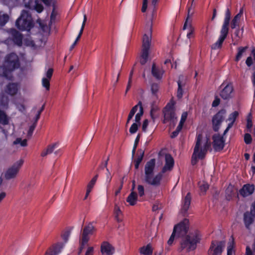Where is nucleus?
<instances>
[{
    "mask_svg": "<svg viewBox=\"0 0 255 255\" xmlns=\"http://www.w3.org/2000/svg\"><path fill=\"white\" fill-rule=\"evenodd\" d=\"M189 220L183 219L179 223L175 225L173 231L178 236L182 237L180 242V252L186 250L187 252L195 250L197 244L200 243L201 239V235L198 230H194L190 232L189 230Z\"/></svg>",
    "mask_w": 255,
    "mask_h": 255,
    "instance_id": "obj_1",
    "label": "nucleus"
},
{
    "mask_svg": "<svg viewBox=\"0 0 255 255\" xmlns=\"http://www.w3.org/2000/svg\"><path fill=\"white\" fill-rule=\"evenodd\" d=\"M20 66V60L14 53L7 54L2 66H0V76L7 79L12 78L11 73Z\"/></svg>",
    "mask_w": 255,
    "mask_h": 255,
    "instance_id": "obj_2",
    "label": "nucleus"
},
{
    "mask_svg": "<svg viewBox=\"0 0 255 255\" xmlns=\"http://www.w3.org/2000/svg\"><path fill=\"white\" fill-rule=\"evenodd\" d=\"M203 135L199 133L196 137V144L192 155L191 163L193 165L197 164L198 159H203L205 158L206 153L211 146V142L209 138L207 137L202 147H201Z\"/></svg>",
    "mask_w": 255,
    "mask_h": 255,
    "instance_id": "obj_3",
    "label": "nucleus"
},
{
    "mask_svg": "<svg viewBox=\"0 0 255 255\" xmlns=\"http://www.w3.org/2000/svg\"><path fill=\"white\" fill-rule=\"evenodd\" d=\"M155 166V159L152 158L147 161L144 166V180L148 184L159 185L162 178V173L159 172L153 177L154 169Z\"/></svg>",
    "mask_w": 255,
    "mask_h": 255,
    "instance_id": "obj_4",
    "label": "nucleus"
},
{
    "mask_svg": "<svg viewBox=\"0 0 255 255\" xmlns=\"http://www.w3.org/2000/svg\"><path fill=\"white\" fill-rule=\"evenodd\" d=\"M17 28L21 31H30L34 26L31 14L27 10H22L20 16L15 22Z\"/></svg>",
    "mask_w": 255,
    "mask_h": 255,
    "instance_id": "obj_5",
    "label": "nucleus"
},
{
    "mask_svg": "<svg viewBox=\"0 0 255 255\" xmlns=\"http://www.w3.org/2000/svg\"><path fill=\"white\" fill-rule=\"evenodd\" d=\"M70 235V231L69 230L64 231L61 234V238L64 242H58L53 244L46 251L45 255H58L60 254L68 242Z\"/></svg>",
    "mask_w": 255,
    "mask_h": 255,
    "instance_id": "obj_6",
    "label": "nucleus"
},
{
    "mask_svg": "<svg viewBox=\"0 0 255 255\" xmlns=\"http://www.w3.org/2000/svg\"><path fill=\"white\" fill-rule=\"evenodd\" d=\"M231 13L230 10L228 8L226 12V16L224 19L222 29L221 31V36L219 40L215 44V47H220L222 46V44L225 39L226 38L229 32V26L230 20Z\"/></svg>",
    "mask_w": 255,
    "mask_h": 255,
    "instance_id": "obj_7",
    "label": "nucleus"
},
{
    "mask_svg": "<svg viewBox=\"0 0 255 255\" xmlns=\"http://www.w3.org/2000/svg\"><path fill=\"white\" fill-rule=\"evenodd\" d=\"M225 246V241H212L208 252L209 255H221Z\"/></svg>",
    "mask_w": 255,
    "mask_h": 255,
    "instance_id": "obj_8",
    "label": "nucleus"
},
{
    "mask_svg": "<svg viewBox=\"0 0 255 255\" xmlns=\"http://www.w3.org/2000/svg\"><path fill=\"white\" fill-rule=\"evenodd\" d=\"M226 111L225 109H221L215 115L212 120L213 129L215 132L218 131L222 123L223 122Z\"/></svg>",
    "mask_w": 255,
    "mask_h": 255,
    "instance_id": "obj_9",
    "label": "nucleus"
},
{
    "mask_svg": "<svg viewBox=\"0 0 255 255\" xmlns=\"http://www.w3.org/2000/svg\"><path fill=\"white\" fill-rule=\"evenodd\" d=\"M94 231V227L92 223L88 224L86 226L83 231L82 238L81 242V252L84 247L88 243L89 240V235H92Z\"/></svg>",
    "mask_w": 255,
    "mask_h": 255,
    "instance_id": "obj_10",
    "label": "nucleus"
},
{
    "mask_svg": "<svg viewBox=\"0 0 255 255\" xmlns=\"http://www.w3.org/2000/svg\"><path fill=\"white\" fill-rule=\"evenodd\" d=\"M163 113L164 114L163 123L164 124L173 120L175 115L174 110V104H167L163 109Z\"/></svg>",
    "mask_w": 255,
    "mask_h": 255,
    "instance_id": "obj_11",
    "label": "nucleus"
},
{
    "mask_svg": "<svg viewBox=\"0 0 255 255\" xmlns=\"http://www.w3.org/2000/svg\"><path fill=\"white\" fill-rule=\"evenodd\" d=\"M23 164V161L20 160L13 164L12 166L9 168L5 173V178L7 180H9L14 178L17 174L20 167Z\"/></svg>",
    "mask_w": 255,
    "mask_h": 255,
    "instance_id": "obj_12",
    "label": "nucleus"
},
{
    "mask_svg": "<svg viewBox=\"0 0 255 255\" xmlns=\"http://www.w3.org/2000/svg\"><path fill=\"white\" fill-rule=\"evenodd\" d=\"M152 25L151 21L146 25V28L148 30V33L145 34L143 36V48H149L150 47L155 46L151 42Z\"/></svg>",
    "mask_w": 255,
    "mask_h": 255,
    "instance_id": "obj_13",
    "label": "nucleus"
},
{
    "mask_svg": "<svg viewBox=\"0 0 255 255\" xmlns=\"http://www.w3.org/2000/svg\"><path fill=\"white\" fill-rule=\"evenodd\" d=\"M212 139L213 146L215 151H220L223 149L225 142L223 136L219 134H215L212 136Z\"/></svg>",
    "mask_w": 255,
    "mask_h": 255,
    "instance_id": "obj_14",
    "label": "nucleus"
},
{
    "mask_svg": "<svg viewBox=\"0 0 255 255\" xmlns=\"http://www.w3.org/2000/svg\"><path fill=\"white\" fill-rule=\"evenodd\" d=\"M234 87L231 83L227 84L220 91V96L223 100H229L233 98Z\"/></svg>",
    "mask_w": 255,
    "mask_h": 255,
    "instance_id": "obj_15",
    "label": "nucleus"
},
{
    "mask_svg": "<svg viewBox=\"0 0 255 255\" xmlns=\"http://www.w3.org/2000/svg\"><path fill=\"white\" fill-rule=\"evenodd\" d=\"M11 38L13 42L18 46H21L22 43V35L17 30L12 28L9 30Z\"/></svg>",
    "mask_w": 255,
    "mask_h": 255,
    "instance_id": "obj_16",
    "label": "nucleus"
},
{
    "mask_svg": "<svg viewBox=\"0 0 255 255\" xmlns=\"http://www.w3.org/2000/svg\"><path fill=\"white\" fill-rule=\"evenodd\" d=\"M191 201V195L190 192L187 193L185 197L182 200L181 213L184 216L187 213L190 206Z\"/></svg>",
    "mask_w": 255,
    "mask_h": 255,
    "instance_id": "obj_17",
    "label": "nucleus"
},
{
    "mask_svg": "<svg viewBox=\"0 0 255 255\" xmlns=\"http://www.w3.org/2000/svg\"><path fill=\"white\" fill-rule=\"evenodd\" d=\"M165 164L161 171V173H162V174L167 170H171L174 164V159L170 154L167 153L165 154Z\"/></svg>",
    "mask_w": 255,
    "mask_h": 255,
    "instance_id": "obj_18",
    "label": "nucleus"
},
{
    "mask_svg": "<svg viewBox=\"0 0 255 255\" xmlns=\"http://www.w3.org/2000/svg\"><path fill=\"white\" fill-rule=\"evenodd\" d=\"M255 191V186L253 184H246L239 190V193L245 197L252 194Z\"/></svg>",
    "mask_w": 255,
    "mask_h": 255,
    "instance_id": "obj_19",
    "label": "nucleus"
},
{
    "mask_svg": "<svg viewBox=\"0 0 255 255\" xmlns=\"http://www.w3.org/2000/svg\"><path fill=\"white\" fill-rule=\"evenodd\" d=\"M255 218V216L253 215L249 211H246L244 213L243 221L247 229H250V226L254 223Z\"/></svg>",
    "mask_w": 255,
    "mask_h": 255,
    "instance_id": "obj_20",
    "label": "nucleus"
},
{
    "mask_svg": "<svg viewBox=\"0 0 255 255\" xmlns=\"http://www.w3.org/2000/svg\"><path fill=\"white\" fill-rule=\"evenodd\" d=\"M186 82L184 79V77L182 75L179 76L178 80L177 81L178 89L177 92V97L178 99H181L183 95V88L185 86Z\"/></svg>",
    "mask_w": 255,
    "mask_h": 255,
    "instance_id": "obj_21",
    "label": "nucleus"
},
{
    "mask_svg": "<svg viewBox=\"0 0 255 255\" xmlns=\"http://www.w3.org/2000/svg\"><path fill=\"white\" fill-rule=\"evenodd\" d=\"M101 251L103 254L113 255L115 252V249L110 244L105 242L101 245Z\"/></svg>",
    "mask_w": 255,
    "mask_h": 255,
    "instance_id": "obj_22",
    "label": "nucleus"
},
{
    "mask_svg": "<svg viewBox=\"0 0 255 255\" xmlns=\"http://www.w3.org/2000/svg\"><path fill=\"white\" fill-rule=\"evenodd\" d=\"M18 90V85L17 83H8L6 87V92L11 95L14 96L16 95Z\"/></svg>",
    "mask_w": 255,
    "mask_h": 255,
    "instance_id": "obj_23",
    "label": "nucleus"
},
{
    "mask_svg": "<svg viewBox=\"0 0 255 255\" xmlns=\"http://www.w3.org/2000/svg\"><path fill=\"white\" fill-rule=\"evenodd\" d=\"M163 73V70L157 68L154 63L152 64L151 68V74L154 78L157 80H160L162 77Z\"/></svg>",
    "mask_w": 255,
    "mask_h": 255,
    "instance_id": "obj_24",
    "label": "nucleus"
},
{
    "mask_svg": "<svg viewBox=\"0 0 255 255\" xmlns=\"http://www.w3.org/2000/svg\"><path fill=\"white\" fill-rule=\"evenodd\" d=\"M98 177V174L96 175L91 180V181L89 182V183L88 184L87 187V189H86V193L85 197L84 198V200H86L88 198L90 193L91 192L93 188L94 187V186L97 181Z\"/></svg>",
    "mask_w": 255,
    "mask_h": 255,
    "instance_id": "obj_25",
    "label": "nucleus"
},
{
    "mask_svg": "<svg viewBox=\"0 0 255 255\" xmlns=\"http://www.w3.org/2000/svg\"><path fill=\"white\" fill-rule=\"evenodd\" d=\"M137 198V194L134 191H132L127 198L126 201L130 206H134L136 204Z\"/></svg>",
    "mask_w": 255,
    "mask_h": 255,
    "instance_id": "obj_26",
    "label": "nucleus"
},
{
    "mask_svg": "<svg viewBox=\"0 0 255 255\" xmlns=\"http://www.w3.org/2000/svg\"><path fill=\"white\" fill-rule=\"evenodd\" d=\"M58 144L57 143H54L52 144L49 145L47 148L44 149L41 153V156L44 157L48 154H51L54 151V150L58 147Z\"/></svg>",
    "mask_w": 255,
    "mask_h": 255,
    "instance_id": "obj_27",
    "label": "nucleus"
},
{
    "mask_svg": "<svg viewBox=\"0 0 255 255\" xmlns=\"http://www.w3.org/2000/svg\"><path fill=\"white\" fill-rule=\"evenodd\" d=\"M149 49H143L141 51L140 63L142 65H144L147 62L149 56Z\"/></svg>",
    "mask_w": 255,
    "mask_h": 255,
    "instance_id": "obj_28",
    "label": "nucleus"
},
{
    "mask_svg": "<svg viewBox=\"0 0 255 255\" xmlns=\"http://www.w3.org/2000/svg\"><path fill=\"white\" fill-rule=\"evenodd\" d=\"M152 252V246L150 244L140 248V253L143 255H151Z\"/></svg>",
    "mask_w": 255,
    "mask_h": 255,
    "instance_id": "obj_29",
    "label": "nucleus"
},
{
    "mask_svg": "<svg viewBox=\"0 0 255 255\" xmlns=\"http://www.w3.org/2000/svg\"><path fill=\"white\" fill-rule=\"evenodd\" d=\"M9 123V118L6 113L0 109V124L2 125H7Z\"/></svg>",
    "mask_w": 255,
    "mask_h": 255,
    "instance_id": "obj_30",
    "label": "nucleus"
},
{
    "mask_svg": "<svg viewBox=\"0 0 255 255\" xmlns=\"http://www.w3.org/2000/svg\"><path fill=\"white\" fill-rule=\"evenodd\" d=\"M29 9H35L37 12L40 13L43 10V6L39 0H35Z\"/></svg>",
    "mask_w": 255,
    "mask_h": 255,
    "instance_id": "obj_31",
    "label": "nucleus"
},
{
    "mask_svg": "<svg viewBox=\"0 0 255 255\" xmlns=\"http://www.w3.org/2000/svg\"><path fill=\"white\" fill-rule=\"evenodd\" d=\"M138 105H139V112L135 115V121L136 123L140 124L141 118L144 112L143 108L142 106V103L141 101L138 102Z\"/></svg>",
    "mask_w": 255,
    "mask_h": 255,
    "instance_id": "obj_32",
    "label": "nucleus"
},
{
    "mask_svg": "<svg viewBox=\"0 0 255 255\" xmlns=\"http://www.w3.org/2000/svg\"><path fill=\"white\" fill-rule=\"evenodd\" d=\"M114 211L116 220L118 222H121L122 221V212L120 207L117 205H116Z\"/></svg>",
    "mask_w": 255,
    "mask_h": 255,
    "instance_id": "obj_33",
    "label": "nucleus"
},
{
    "mask_svg": "<svg viewBox=\"0 0 255 255\" xmlns=\"http://www.w3.org/2000/svg\"><path fill=\"white\" fill-rule=\"evenodd\" d=\"M239 112L238 111H234V112L230 114L229 116L228 121L230 122L229 124H231L232 126L233 127L235 122L236 120V119L239 116Z\"/></svg>",
    "mask_w": 255,
    "mask_h": 255,
    "instance_id": "obj_34",
    "label": "nucleus"
},
{
    "mask_svg": "<svg viewBox=\"0 0 255 255\" xmlns=\"http://www.w3.org/2000/svg\"><path fill=\"white\" fill-rule=\"evenodd\" d=\"M144 154V151L140 150V155L135 159L134 161V167L135 169H138L139 165L143 159V157Z\"/></svg>",
    "mask_w": 255,
    "mask_h": 255,
    "instance_id": "obj_35",
    "label": "nucleus"
},
{
    "mask_svg": "<svg viewBox=\"0 0 255 255\" xmlns=\"http://www.w3.org/2000/svg\"><path fill=\"white\" fill-rule=\"evenodd\" d=\"M9 20V16L7 14H2L0 12V25L4 26Z\"/></svg>",
    "mask_w": 255,
    "mask_h": 255,
    "instance_id": "obj_36",
    "label": "nucleus"
},
{
    "mask_svg": "<svg viewBox=\"0 0 255 255\" xmlns=\"http://www.w3.org/2000/svg\"><path fill=\"white\" fill-rule=\"evenodd\" d=\"M240 18L238 16H235L232 19L231 22V27L232 29L236 28L237 26L239 25Z\"/></svg>",
    "mask_w": 255,
    "mask_h": 255,
    "instance_id": "obj_37",
    "label": "nucleus"
},
{
    "mask_svg": "<svg viewBox=\"0 0 255 255\" xmlns=\"http://www.w3.org/2000/svg\"><path fill=\"white\" fill-rule=\"evenodd\" d=\"M50 79L45 77H43L42 79V86L45 88L46 91H49L50 90Z\"/></svg>",
    "mask_w": 255,
    "mask_h": 255,
    "instance_id": "obj_38",
    "label": "nucleus"
},
{
    "mask_svg": "<svg viewBox=\"0 0 255 255\" xmlns=\"http://www.w3.org/2000/svg\"><path fill=\"white\" fill-rule=\"evenodd\" d=\"M27 139L22 140L21 138H17L14 141L13 144H20L21 146L24 147L27 145Z\"/></svg>",
    "mask_w": 255,
    "mask_h": 255,
    "instance_id": "obj_39",
    "label": "nucleus"
},
{
    "mask_svg": "<svg viewBox=\"0 0 255 255\" xmlns=\"http://www.w3.org/2000/svg\"><path fill=\"white\" fill-rule=\"evenodd\" d=\"M234 242H231L228 244L227 247V255H233L234 253Z\"/></svg>",
    "mask_w": 255,
    "mask_h": 255,
    "instance_id": "obj_40",
    "label": "nucleus"
},
{
    "mask_svg": "<svg viewBox=\"0 0 255 255\" xmlns=\"http://www.w3.org/2000/svg\"><path fill=\"white\" fill-rule=\"evenodd\" d=\"M138 107H139V105H138V104H137V105L134 106L133 107H132V108L130 110V111L128 114V116L129 119H132V118H133L135 113L137 111Z\"/></svg>",
    "mask_w": 255,
    "mask_h": 255,
    "instance_id": "obj_41",
    "label": "nucleus"
},
{
    "mask_svg": "<svg viewBox=\"0 0 255 255\" xmlns=\"http://www.w3.org/2000/svg\"><path fill=\"white\" fill-rule=\"evenodd\" d=\"M8 105L7 98L4 96H1L0 98V106L5 107Z\"/></svg>",
    "mask_w": 255,
    "mask_h": 255,
    "instance_id": "obj_42",
    "label": "nucleus"
},
{
    "mask_svg": "<svg viewBox=\"0 0 255 255\" xmlns=\"http://www.w3.org/2000/svg\"><path fill=\"white\" fill-rule=\"evenodd\" d=\"M36 125H37V123L34 122L32 124V125L30 126L29 129L28 130V132H27V136L28 137H30L32 136L33 131L34 130V129L36 128Z\"/></svg>",
    "mask_w": 255,
    "mask_h": 255,
    "instance_id": "obj_43",
    "label": "nucleus"
},
{
    "mask_svg": "<svg viewBox=\"0 0 255 255\" xmlns=\"http://www.w3.org/2000/svg\"><path fill=\"white\" fill-rule=\"evenodd\" d=\"M138 194L140 197H142L144 195V188L143 185H138L137 186Z\"/></svg>",
    "mask_w": 255,
    "mask_h": 255,
    "instance_id": "obj_44",
    "label": "nucleus"
},
{
    "mask_svg": "<svg viewBox=\"0 0 255 255\" xmlns=\"http://www.w3.org/2000/svg\"><path fill=\"white\" fill-rule=\"evenodd\" d=\"M244 141L247 144L251 143L252 141V137L250 133H247L245 134Z\"/></svg>",
    "mask_w": 255,
    "mask_h": 255,
    "instance_id": "obj_45",
    "label": "nucleus"
},
{
    "mask_svg": "<svg viewBox=\"0 0 255 255\" xmlns=\"http://www.w3.org/2000/svg\"><path fill=\"white\" fill-rule=\"evenodd\" d=\"M138 129V125L137 123H133L130 128H129V131L130 133L133 134L135 133Z\"/></svg>",
    "mask_w": 255,
    "mask_h": 255,
    "instance_id": "obj_46",
    "label": "nucleus"
},
{
    "mask_svg": "<svg viewBox=\"0 0 255 255\" xmlns=\"http://www.w3.org/2000/svg\"><path fill=\"white\" fill-rule=\"evenodd\" d=\"M35 0H22V2L26 8H30Z\"/></svg>",
    "mask_w": 255,
    "mask_h": 255,
    "instance_id": "obj_47",
    "label": "nucleus"
},
{
    "mask_svg": "<svg viewBox=\"0 0 255 255\" xmlns=\"http://www.w3.org/2000/svg\"><path fill=\"white\" fill-rule=\"evenodd\" d=\"M45 108V105H43L41 107V108L39 109V110L37 112V114L35 117V120L34 122L36 123H37L38 121L40 119V115L41 113L43 111Z\"/></svg>",
    "mask_w": 255,
    "mask_h": 255,
    "instance_id": "obj_48",
    "label": "nucleus"
},
{
    "mask_svg": "<svg viewBox=\"0 0 255 255\" xmlns=\"http://www.w3.org/2000/svg\"><path fill=\"white\" fill-rule=\"evenodd\" d=\"M227 198L229 197V200L234 195V193L232 190V187H229L226 190Z\"/></svg>",
    "mask_w": 255,
    "mask_h": 255,
    "instance_id": "obj_49",
    "label": "nucleus"
},
{
    "mask_svg": "<svg viewBox=\"0 0 255 255\" xmlns=\"http://www.w3.org/2000/svg\"><path fill=\"white\" fill-rule=\"evenodd\" d=\"M246 49H240L236 57V61L238 62L240 60V59L242 58L243 53L245 51Z\"/></svg>",
    "mask_w": 255,
    "mask_h": 255,
    "instance_id": "obj_50",
    "label": "nucleus"
},
{
    "mask_svg": "<svg viewBox=\"0 0 255 255\" xmlns=\"http://www.w3.org/2000/svg\"><path fill=\"white\" fill-rule=\"evenodd\" d=\"M253 126V123L252 121V114L250 113L247 118V127L248 128H251Z\"/></svg>",
    "mask_w": 255,
    "mask_h": 255,
    "instance_id": "obj_51",
    "label": "nucleus"
},
{
    "mask_svg": "<svg viewBox=\"0 0 255 255\" xmlns=\"http://www.w3.org/2000/svg\"><path fill=\"white\" fill-rule=\"evenodd\" d=\"M159 86L156 83H153L151 86V91L153 94H155L158 90Z\"/></svg>",
    "mask_w": 255,
    "mask_h": 255,
    "instance_id": "obj_52",
    "label": "nucleus"
},
{
    "mask_svg": "<svg viewBox=\"0 0 255 255\" xmlns=\"http://www.w3.org/2000/svg\"><path fill=\"white\" fill-rule=\"evenodd\" d=\"M175 235H176V233L174 231H173V232H172L171 235L170 236L169 240L167 241L168 245L171 246L172 245L173 241L174 240V239H175Z\"/></svg>",
    "mask_w": 255,
    "mask_h": 255,
    "instance_id": "obj_53",
    "label": "nucleus"
},
{
    "mask_svg": "<svg viewBox=\"0 0 255 255\" xmlns=\"http://www.w3.org/2000/svg\"><path fill=\"white\" fill-rule=\"evenodd\" d=\"M220 103V98L217 96H216L215 97L214 100L213 101V102L212 103V107H216L218 106H219Z\"/></svg>",
    "mask_w": 255,
    "mask_h": 255,
    "instance_id": "obj_54",
    "label": "nucleus"
},
{
    "mask_svg": "<svg viewBox=\"0 0 255 255\" xmlns=\"http://www.w3.org/2000/svg\"><path fill=\"white\" fill-rule=\"evenodd\" d=\"M188 38L190 39L194 37V28L192 27L189 29V32L187 34Z\"/></svg>",
    "mask_w": 255,
    "mask_h": 255,
    "instance_id": "obj_55",
    "label": "nucleus"
},
{
    "mask_svg": "<svg viewBox=\"0 0 255 255\" xmlns=\"http://www.w3.org/2000/svg\"><path fill=\"white\" fill-rule=\"evenodd\" d=\"M53 73V69L52 68H49L46 73V78L51 79Z\"/></svg>",
    "mask_w": 255,
    "mask_h": 255,
    "instance_id": "obj_56",
    "label": "nucleus"
},
{
    "mask_svg": "<svg viewBox=\"0 0 255 255\" xmlns=\"http://www.w3.org/2000/svg\"><path fill=\"white\" fill-rule=\"evenodd\" d=\"M208 188L209 185L207 184H203L200 186V189L201 191L204 193H206Z\"/></svg>",
    "mask_w": 255,
    "mask_h": 255,
    "instance_id": "obj_57",
    "label": "nucleus"
},
{
    "mask_svg": "<svg viewBox=\"0 0 255 255\" xmlns=\"http://www.w3.org/2000/svg\"><path fill=\"white\" fill-rule=\"evenodd\" d=\"M94 255V248L92 247H89L85 254V255Z\"/></svg>",
    "mask_w": 255,
    "mask_h": 255,
    "instance_id": "obj_58",
    "label": "nucleus"
},
{
    "mask_svg": "<svg viewBox=\"0 0 255 255\" xmlns=\"http://www.w3.org/2000/svg\"><path fill=\"white\" fill-rule=\"evenodd\" d=\"M187 117V112L183 113V114H182L181 119H180L179 123L184 124L185 121L186 120Z\"/></svg>",
    "mask_w": 255,
    "mask_h": 255,
    "instance_id": "obj_59",
    "label": "nucleus"
},
{
    "mask_svg": "<svg viewBox=\"0 0 255 255\" xmlns=\"http://www.w3.org/2000/svg\"><path fill=\"white\" fill-rule=\"evenodd\" d=\"M148 125V120H147V119L144 120L143 122V124L142 125V130L143 131H146Z\"/></svg>",
    "mask_w": 255,
    "mask_h": 255,
    "instance_id": "obj_60",
    "label": "nucleus"
},
{
    "mask_svg": "<svg viewBox=\"0 0 255 255\" xmlns=\"http://www.w3.org/2000/svg\"><path fill=\"white\" fill-rule=\"evenodd\" d=\"M242 34L243 31H241L240 29H237L234 32L235 36L238 38H240L242 36Z\"/></svg>",
    "mask_w": 255,
    "mask_h": 255,
    "instance_id": "obj_61",
    "label": "nucleus"
},
{
    "mask_svg": "<svg viewBox=\"0 0 255 255\" xmlns=\"http://www.w3.org/2000/svg\"><path fill=\"white\" fill-rule=\"evenodd\" d=\"M187 27H188L189 28V29H190L191 28H192L193 27L192 25V22H190L189 23V21L187 20H185V22L184 23V26H183V29L184 30Z\"/></svg>",
    "mask_w": 255,
    "mask_h": 255,
    "instance_id": "obj_62",
    "label": "nucleus"
},
{
    "mask_svg": "<svg viewBox=\"0 0 255 255\" xmlns=\"http://www.w3.org/2000/svg\"><path fill=\"white\" fill-rule=\"evenodd\" d=\"M249 212L251 213L253 215L255 216V201L252 204Z\"/></svg>",
    "mask_w": 255,
    "mask_h": 255,
    "instance_id": "obj_63",
    "label": "nucleus"
},
{
    "mask_svg": "<svg viewBox=\"0 0 255 255\" xmlns=\"http://www.w3.org/2000/svg\"><path fill=\"white\" fill-rule=\"evenodd\" d=\"M56 16V13L55 12L54 8L51 12V15H50V21L51 22H54L55 21Z\"/></svg>",
    "mask_w": 255,
    "mask_h": 255,
    "instance_id": "obj_64",
    "label": "nucleus"
}]
</instances>
